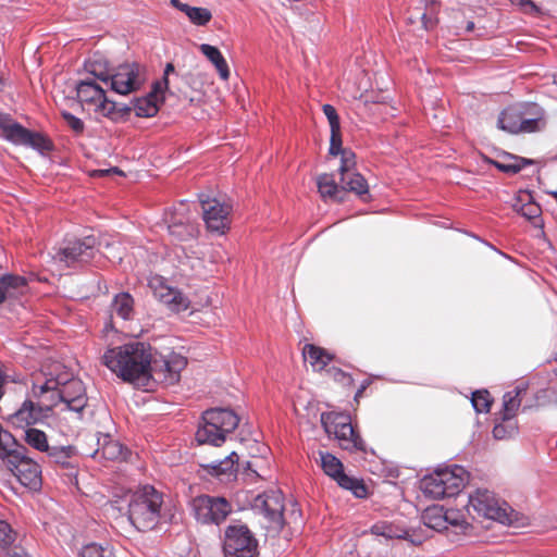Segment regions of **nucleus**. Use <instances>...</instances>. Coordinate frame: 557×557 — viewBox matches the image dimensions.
Masks as SVG:
<instances>
[{"label":"nucleus","instance_id":"6e6d98bb","mask_svg":"<svg viewBox=\"0 0 557 557\" xmlns=\"http://www.w3.org/2000/svg\"><path fill=\"white\" fill-rule=\"evenodd\" d=\"M513 5H518L525 13L539 12L537 5L532 0H509Z\"/></svg>","mask_w":557,"mask_h":557},{"label":"nucleus","instance_id":"a211bd4d","mask_svg":"<svg viewBox=\"0 0 557 557\" xmlns=\"http://www.w3.org/2000/svg\"><path fill=\"white\" fill-rule=\"evenodd\" d=\"M169 234L178 242L195 239L198 235V225L187 213V205L182 201L177 208L168 212L164 219Z\"/></svg>","mask_w":557,"mask_h":557},{"label":"nucleus","instance_id":"f8f14e48","mask_svg":"<svg viewBox=\"0 0 557 557\" xmlns=\"http://www.w3.org/2000/svg\"><path fill=\"white\" fill-rule=\"evenodd\" d=\"M223 550L225 557H255L258 540L246 524H230L224 532Z\"/></svg>","mask_w":557,"mask_h":557},{"label":"nucleus","instance_id":"49530a36","mask_svg":"<svg viewBox=\"0 0 557 557\" xmlns=\"http://www.w3.org/2000/svg\"><path fill=\"white\" fill-rule=\"evenodd\" d=\"M387 539L409 540L413 544L421 543V540L416 541L411 539L410 531L408 529L401 528L392 522H387Z\"/></svg>","mask_w":557,"mask_h":557},{"label":"nucleus","instance_id":"8fccbe9b","mask_svg":"<svg viewBox=\"0 0 557 557\" xmlns=\"http://www.w3.org/2000/svg\"><path fill=\"white\" fill-rule=\"evenodd\" d=\"M62 117L66 122L67 126L76 134H81L84 132L85 125L79 117L75 116L74 114L67 111L62 112Z\"/></svg>","mask_w":557,"mask_h":557},{"label":"nucleus","instance_id":"423d86ee","mask_svg":"<svg viewBox=\"0 0 557 557\" xmlns=\"http://www.w3.org/2000/svg\"><path fill=\"white\" fill-rule=\"evenodd\" d=\"M238 423L239 418L233 410L224 408L206 410L195 438L199 444L221 446L225 442L226 435L232 433Z\"/></svg>","mask_w":557,"mask_h":557},{"label":"nucleus","instance_id":"5fc2aeb1","mask_svg":"<svg viewBox=\"0 0 557 557\" xmlns=\"http://www.w3.org/2000/svg\"><path fill=\"white\" fill-rule=\"evenodd\" d=\"M10 382H16L7 371L4 370L3 363L0 361V400L5 394V386Z\"/></svg>","mask_w":557,"mask_h":557},{"label":"nucleus","instance_id":"2eb2a0df","mask_svg":"<svg viewBox=\"0 0 557 557\" xmlns=\"http://www.w3.org/2000/svg\"><path fill=\"white\" fill-rule=\"evenodd\" d=\"M199 201L207 228L210 232L223 235L230 228L232 206L203 195L199 197Z\"/></svg>","mask_w":557,"mask_h":557},{"label":"nucleus","instance_id":"473e14b6","mask_svg":"<svg viewBox=\"0 0 557 557\" xmlns=\"http://www.w3.org/2000/svg\"><path fill=\"white\" fill-rule=\"evenodd\" d=\"M23 146L32 148L42 156L54 149V145L48 136L39 132H33L30 129H28Z\"/></svg>","mask_w":557,"mask_h":557},{"label":"nucleus","instance_id":"0eeeda50","mask_svg":"<svg viewBox=\"0 0 557 557\" xmlns=\"http://www.w3.org/2000/svg\"><path fill=\"white\" fill-rule=\"evenodd\" d=\"M468 479L467 470L461 466L454 465L425 475L421 480L420 488L426 497L449 498L459 495Z\"/></svg>","mask_w":557,"mask_h":557},{"label":"nucleus","instance_id":"f03ea898","mask_svg":"<svg viewBox=\"0 0 557 557\" xmlns=\"http://www.w3.org/2000/svg\"><path fill=\"white\" fill-rule=\"evenodd\" d=\"M0 458L24 486L37 488L41 485V470L37 462L26 456V447L14 436L0 430Z\"/></svg>","mask_w":557,"mask_h":557},{"label":"nucleus","instance_id":"5701e85b","mask_svg":"<svg viewBox=\"0 0 557 557\" xmlns=\"http://www.w3.org/2000/svg\"><path fill=\"white\" fill-rule=\"evenodd\" d=\"M237 459L236 453L232 451L222 460L212 461L207 465H202L203 470L213 476H216L220 481L230 482L236 479L235 460Z\"/></svg>","mask_w":557,"mask_h":557},{"label":"nucleus","instance_id":"a878e982","mask_svg":"<svg viewBox=\"0 0 557 557\" xmlns=\"http://www.w3.org/2000/svg\"><path fill=\"white\" fill-rule=\"evenodd\" d=\"M486 161L506 174H517L525 165L534 163L532 159L518 157L508 152L503 153V160L486 159Z\"/></svg>","mask_w":557,"mask_h":557},{"label":"nucleus","instance_id":"3c124183","mask_svg":"<svg viewBox=\"0 0 557 557\" xmlns=\"http://www.w3.org/2000/svg\"><path fill=\"white\" fill-rule=\"evenodd\" d=\"M344 148L342 147V135L341 129L338 132L331 131V140H330V154L338 156L343 152Z\"/></svg>","mask_w":557,"mask_h":557},{"label":"nucleus","instance_id":"052dcab7","mask_svg":"<svg viewBox=\"0 0 557 557\" xmlns=\"http://www.w3.org/2000/svg\"><path fill=\"white\" fill-rule=\"evenodd\" d=\"M174 71H175L174 65L172 63H166V65L164 67L163 77H162V79L159 81V82L166 81V89L169 88V75L171 73H174Z\"/></svg>","mask_w":557,"mask_h":557},{"label":"nucleus","instance_id":"6ab92c4d","mask_svg":"<svg viewBox=\"0 0 557 557\" xmlns=\"http://www.w3.org/2000/svg\"><path fill=\"white\" fill-rule=\"evenodd\" d=\"M166 81L153 82L151 90L143 97L134 98L131 102V111L134 110L138 117H152L157 115L160 106L164 102Z\"/></svg>","mask_w":557,"mask_h":557},{"label":"nucleus","instance_id":"39448f33","mask_svg":"<svg viewBox=\"0 0 557 557\" xmlns=\"http://www.w3.org/2000/svg\"><path fill=\"white\" fill-rule=\"evenodd\" d=\"M163 497L153 486L136 492L128 504V519L138 531L152 530L159 522Z\"/></svg>","mask_w":557,"mask_h":557},{"label":"nucleus","instance_id":"f257e3e1","mask_svg":"<svg viewBox=\"0 0 557 557\" xmlns=\"http://www.w3.org/2000/svg\"><path fill=\"white\" fill-rule=\"evenodd\" d=\"M102 359L124 382L144 388H148L151 381L168 384L177 382L181 371L187 366V359L180 354L153 356L151 346L143 342H131L108 349Z\"/></svg>","mask_w":557,"mask_h":557},{"label":"nucleus","instance_id":"79ce46f5","mask_svg":"<svg viewBox=\"0 0 557 557\" xmlns=\"http://www.w3.org/2000/svg\"><path fill=\"white\" fill-rule=\"evenodd\" d=\"M517 107L522 120L546 115L545 110L534 102H518Z\"/></svg>","mask_w":557,"mask_h":557},{"label":"nucleus","instance_id":"13d9d810","mask_svg":"<svg viewBox=\"0 0 557 557\" xmlns=\"http://www.w3.org/2000/svg\"><path fill=\"white\" fill-rule=\"evenodd\" d=\"M170 2L175 9L180 10L181 12L185 13L186 15H187V12H189V9L194 8L187 3L181 2L180 0H171Z\"/></svg>","mask_w":557,"mask_h":557},{"label":"nucleus","instance_id":"7ed1b4c3","mask_svg":"<svg viewBox=\"0 0 557 557\" xmlns=\"http://www.w3.org/2000/svg\"><path fill=\"white\" fill-rule=\"evenodd\" d=\"M45 376L42 386L39 388L36 386L35 395L40 396L49 389L59 388V398H62V404L65 406L63 410L81 414L88 401L83 382L74 379L73 374L65 371L61 363H54L53 369L45 373Z\"/></svg>","mask_w":557,"mask_h":557},{"label":"nucleus","instance_id":"4468645a","mask_svg":"<svg viewBox=\"0 0 557 557\" xmlns=\"http://www.w3.org/2000/svg\"><path fill=\"white\" fill-rule=\"evenodd\" d=\"M252 510L263 516L274 529L284 525V495L278 490L265 491L257 495L251 504Z\"/></svg>","mask_w":557,"mask_h":557},{"label":"nucleus","instance_id":"e2e57ef3","mask_svg":"<svg viewBox=\"0 0 557 557\" xmlns=\"http://www.w3.org/2000/svg\"><path fill=\"white\" fill-rule=\"evenodd\" d=\"M369 384H370V382L368 380H364L361 383L360 387L357 389V392L355 394V400H358V398L362 396L363 392L369 386Z\"/></svg>","mask_w":557,"mask_h":557},{"label":"nucleus","instance_id":"393cba45","mask_svg":"<svg viewBox=\"0 0 557 557\" xmlns=\"http://www.w3.org/2000/svg\"><path fill=\"white\" fill-rule=\"evenodd\" d=\"M522 117L519 114L517 103L505 108L498 115L497 127L509 134L521 133Z\"/></svg>","mask_w":557,"mask_h":557},{"label":"nucleus","instance_id":"dca6fc26","mask_svg":"<svg viewBox=\"0 0 557 557\" xmlns=\"http://www.w3.org/2000/svg\"><path fill=\"white\" fill-rule=\"evenodd\" d=\"M148 287L156 299L164 304L171 311L181 312L189 308L190 301L180 289L170 286L166 280L158 274L148 278Z\"/></svg>","mask_w":557,"mask_h":557},{"label":"nucleus","instance_id":"6e6552de","mask_svg":"<svg viewBox=\"0 0 557 557\" xmlns=\"http://www.w3.org/2000/svg\"><path fill=\"white\" fill-rule=\"evenodd\" d=\"M323 430L334 436L343 449L366 453V443L351 425L350 416L343 412H322L320 418Z\"/></svg>","mask_w":557,"mask_h":557},{"label":"nucleus","instance_id":"9d476101","mask_svg":"<svg viewBox=\"0 0 557 557\" xmlns=\"http://www.w3.org/2000/svg\"><path fill=\"white\" fill-rule=\"evenodd\" d=\"M97 246L98 239L94 235L65 239L53 255V259L66 268H82L94 259Z\"/></svg>","mask_w":557,"mask_h":557},{"label":"nucleus","instance_id":"b1692460","mask_svg":"<svg viewBox=\"0 0 557 557\" xmlns=\"http://www.w3.org/2000/svg\"><path fill=\"white\" fill-rule=\"evenodd\" d=\"M342 193L351 191L361 200L367 201L369 198V185L366 178L357 172L343 173L341 175Z\"/></svg>","mask_w":557,"mask_h":557},{"label":"nucleus","instance_id":"2f4dec72","mask_svg":"<svg viewBox=\"0 0 557 557\" xmlns=\"http://www.w3.org/2000/svg\"><path fill=\"white\" fill-rule=\"evenodd\" d=\"M49 459L63 468H74L71 459L76 455V448L72 445L67 446H49L46 450Z\"/></svg>","mask_w":557,"mask_h":557},{"label":"nucleus","instance_id":"bf43d9fd","mask_svg":"<svg viewBox=\"0 0 557 557\" xmlns=\"http://www.w3.org/2000/svg\"><path fill=\"white\" fill-rule=\"evenodd\" d=\"M493 436L496 438V440H503L506 437V430L504 428V425L502 424H496L493 429Z\"/></svg>","mask_w":557,"mask_h":557},{"label":"nucleus","instance_id":"c85d7f7f","mask_svg":"<svg viewBox=\"0 0 557 557\" xmlns=\"http://www.w3.org/2000/svg\"><path fill=\"white\" fill-rule=\"evenodd\" d=\"M111 312L125 321L131 320L134 314V298L132 295L126 292L115 295L111 305Z\"/></svg>","mask_w":557,"mask_h":557},{"label":"nucleus","instance_id":"4be33fe9","mask_svg":"<svg viewBox=\"0 0 557 557\" xmlns=\"http://www.w3.org/2000/svg\"><path fill=\"white\" fill-rule=\"evenodd\" d=\"M1 137L15 145L23 146L28 128L16 122L9 113H0Z\"/></svg>","mask_w":557,"mask_h":557},{"label":"nucleus","instance_id":"9b49d317","mask_svg":"<svg viewBox=\"0 0 557 557\" xmlns=\"http://www.w3.org/2000/svg\"><path fill=\"white\" fill-rule=\"evenodd\" d=\"M190 511L201 524H221L233 511V506L223 496L202 494L191 498Z\"/></svg>","mask_w":557,"mask_h":557},{"label":"nucleus","instance_id":"603ef678","mask_svg":"<svg viewBox=\"0 0 557 557\" xmlns=\"http://www.w3.org/2000/svg\"><path fill=\"white\" fill-rule=\"evenodd\" d=\"M445 517L447 518V527L453 525V527L465 528L468 525V523L466 522L463 517L457 510H454V509L446 510Z\"/></svg>","mask_w":557,"mask_h":557},{"label":"nucleus","instance_id":"20e7f679","mask_svg":"<svg viewBox=\"0 0 557 557\" xmlns=\"http://www.w3.org/2000/svg\"><path fill=\"white\" fill-rule=\"evenodd\" d=\"M76 96L82 106L92 108L94 111L113 122L127 120L131 107L117 104L106 96L104 89L95 79L86 78L76 84Z\"/></svg>","mask_w":557,"mask_h":557},{"label":"nucleus","instance_id":"7c9ffc66","mask_svg":"<svg viewBox=\"0 0 557 557\" xmlns=\"http://www.w3.org/2000/svg\"><path fill=\"white\" fill-rule=\"evenodd\" d=\"M200 51L208 60L214 64L222 79H227L230 77L227 62L216 47L209 44H202L200 46Z\"/></svg>","mask_w":557,"mask_h":557},{"label":"nucleus","instance_id":"bb28decb","mask_svg":"<svg viewBox=\"0 0 557 557\" xmlns=\"http://www.w3.org/2000/svg\"><path fill=\"white\" fill-rule=\"evenodd\" d=\"M98 448L91 455L94 458L116 460L123 456V446L110 435L104 434L97 438Z\"/></svg>","mask_w":557,"mask_h":557},{"label":"nucleus","instance_id":"69168bd1","mask_svg":"<svg viewBox=\"0 0 557 557\" xmlns=\"http://www.w3.org/2000/svg\"><path fill=\"white\" fill-rule=\"evenodd\" d=\"M474 28V23L473 22H469L468 25H467V30H472Z\"/></svg>","mask_w":557,"mask_h":557},{"label":"nucleus","instance_id":"0e129e2a","mask_svg":"<svg viewBox=\"0 0 557 557\" xmlns=\"http://www.w3.org/2000/svg\"><path fill=\"white\" fill-rule=\"evenodd\" d=\"M421 20H422V23H423L424 28H426V29H428V28L432 27V25H433L432 18H431V17H429V16L426 15V13H423V14L421 15Z\"/></svg>","mask_w":557,"mask_h":557},{"label":"nucleus","instance_id":"c9c22d12","mask_svg":"<svg viewBox=\"0 0 557 557\" xmlns=\"http://www.w3.org/2000/svg\"><path fill=\"white\" fill-rule=\"evenodd\" d=\"M24 440L30 447L39 451L46 453V450L49 448L47 435L41 430L35 428L25 429Z\"/></svg>","mask_w":557,"mask_h":557},{"label":"nucleus","instance_id":"a19ab883","mask_svg":"<svg viewBox=\"0 0 557 557\" xmlns=\"http://www.w3.org/2000/svg\"><path fill=\"white\" fill-rule=\"evenodd\" d=\"M187 17L193 24L205 26L211 21L212 14L211 11L206 8L194 7L187 12Z\"/></svg>","mask_w":557,"mask_h":557},{"label":"nucleus","instance_id":"ddd939ff","mask_svg":"<svg viewBox=\"0 0 557 557\" xmlns=\"http://www.w3.org/2000/svg\"><path fill=\"white\" fill-rule=\"evenodd\" d=\"M146 79L145 65L138 62H127L110 71L108 84L114 92L128 95L140 89Z\"/></svg>","mask_w":557,"mask_h":557},{"label":"nucleus","instance_id":"f704fd0d","mask_svg":"<svg viewBox=\"0 0 557 557\" xmlns=\"http://www.w3.org/2000/svg\"><path fill=\"white\" fill-rule=\"evenodd\" d=\"M425 527L435 531L447 530V518L442 508L428 509L423 515Z\"/></svg>","mask_w":557,"mask_h":557},{"label":"nucleus","instance_id":"4d7b16f0","mask_svg":"<svg viewBox=\"0 0 557 557\" xmlns=\"http://www.w3.org/2000/svg\"><path fill=\"white\" fill-rule=\"evenodd\" d=\"M371 532L374 535L384 536L387 539V522H377L372 525Z\"/></svg>","mask_w":557,"mask_h":557},{"label":"nucleus","instance_id":"de8ad7c7","mask_svg":"<svg viewBox=\"0 0 557 557\" xmlns=\"http://www.w3.org/2000/svg\"><path fill=\"white\" fill-rule=\"evenodd\" d=\"M322 110L329 120L331 131L338 132L341 129V123L336 109L332 104H324Z\"/></svg>","mask_w":557,"mask_h":557},{"label":"nucleus","instance_id":"72a5a7b5","mask_svg":"<svg viewBox=\"0 0 557 557\" xmlns=\"http://www.w3.org/2000/svg\"><path fill=\"white\" fill-rule=\"evenodd\" d=\"M525 391H527V385L523 384V385L517 386L513 391L507 392L504 395V413H503L504 420H509L516 414V411L518 410V408L521 404L520 395H521V393H523Z\"/></svg>","mask_w":557,"mask_h":557},{"label":"nucleus","instance_id":"37998d69","mask_svg":"<svg viewBox=\"0 0 557 557\" xmlns=\"http://www.w3.org/2000/svg\"><path fill=\"white\" fill-rule=\"evenodd\" d=\"M16 533L12 527L0 516V547L8 548L15 541Z\"/></svg>","mask_w":557,"mask_h":557},{"label":"nucleus","instance_id":"ea45409f","mask_svg":"<svg viewBox=\"0 0 557 557\" xmlns=\"http://www.w3.org/2000/svg\"><path fill=\"white\" fill-rule=\"evenodd\" d=\"M471 404L478 413L488 412L492 405L490 393L486 389L473 392Z\"/></svg>","mask_w":557,"mask_h":557},{"label":"nucleus","instance_id":"680f3d73","mask_svg":"<svg viewBox=\"0 0 557 557\" xmlns=\"http://www.w3.org/2000/svg\"><path fill=\"white\" fill-rule=\"evenodd\" d=\"M8 557H29L27 553L21 547H14L9 552Z\"/></svg>","mask_w":557,"mask_h":557},{"label":"nucleus","instance_id":"c756f323","mask_svg":"<svg viewBox=\"0 0 557 557\" xmlns=\"http://www.w3.org/2000/svg\"><path fill=\"white\" fill-rule=\"evenodd\" d=\"M318 190L323 199H333L337 201H343V197L339 195L342 193V186L339 187L332 174H321L317 178Z\"/></svg>","mask_w":557,"mask_h":557},{"label":"nucleus","instance_id":"f3484780","mask_svg":"<svg viewBox=\"0 0 557 557\" xmlns=\"http://www.w3.org/2000/svg\"><path fill=\"white\" fill-rule=\"evenodd\" d=\"M320 458L325 474L333 478L341 487L350 491L358 498L367 497L368 491L363 482L345 474L339 459L323 451H320Z\"/></svg>","mask_w":557,"mask_h":557},{"label":"nucleus","instance_id":"09e8293b","mask_svg":"<svg viewBox=\"0 0 557 557\" xmlns=\"http://www.w3.org/2000/svg\"><path fill=\"white\" fill-rule=\"evenodd\" d=\"M341 156L339 173L342 175L343 173L352 171V168L355 166V153L349 149H344Z\"/></svg>","mask_w":557,"mask_h":557},{"label":"nucleus","instance_id":"338daca9","mask_svg":"<svg viewBox=\"0 0 557 557\" xmlns=\"http://www.w3.org/2000/svg\"><path fill=\"white\" fill-rule=\"evenodd\" d=\"M251 471H252V473H253L256 476H258L257 471H255V470H251Z\"/></svg>","mask_w":557,"mask_h":557},{"label":"nucleus","instance_id":"aec40b11","mask_svg":"<svg viewBox=\"0 0 557 557\" xmlns=\"http://www.w3.org/2000/svg\"><path fill=\"white\" fill-rule=\"evenodd\" d=\"M49 417V407L36 404L32 399L23 401L22 406L10 417V422L20 429H27Z\"/></svg>","mask_w":557,"mask_h":557},{"label":"nucleus","instance_id":"1a4fd4ad","mask_svg":"<svg viewBox=\"0 0 557 557\" xmlns=\"http://www.w3.org/2000/svg\"><path fill=\"white\" fill-rule=\"evenodd\" d=\"M466 508L473 519L485 518L503 524H510L512 522L511 509L507 503H500L494 493L485 488H478L469 494Z\"/></svg>","mask_w":557,"mask_h":557},{"label":"nucleus","instance_id":"864d4df0","mask_svg":"<svg viewBox=\"0 0 557 557\" xmlns=\"http://www.w3.org/2000/svg\"><path fill=\"white\" fill-rule=\"evenodd\" d=\"M331 372L335 381L348 386L354 384V379L351 375L342 369L333 368L331 369Z\"/></svg>","mask_w":557,"mask_h":557},{"label":"nucleus","instance_id":"4c0bfd02","mask_svg":"<svg viewBox=\"0 0 557 557\" xmlns=\"http://www.w3.org/2000/svg\"><path fill=\"white\" fill-rule=\"evenodd\" d=\"M38 386H42V383L34 382L32 387V397L35 399H38V403H40L41 406H48L49 407V414L52 411V408L58 406L59 404H62V398H59V388L55 389H49L45 392L40 396L35 395V388Z\"/></svg>","mask_w":557,"mask_h":557},{"label":"nucleus","instance_id":"c03bdc74","mask_svg":"<svg viewBox=\"0 0 557 557\" xmlns=\"http://www.w3.org/2000/svg\"><path fill=\"white\" fill-rule=\"evenodd\" d=\"M547 124L546 115L522 120L521 133H534L545 128Z\"/></svg>","mask_w":557,"mask_h":557},{"label":"nucleus","instance_id":"e433bc0d","mask_svg":"<svg viewBox=\"0 0 557 557\" xmlns=\"http://www.w3.org/2000/svg\"><path fill=\"white\" fill-rule=\"evenodd\" d=\"M81 557H116L109 543H89L82 548Z\"/></svg>","mask_w":557,"mask_h":557},{"label":"nucleus","instance_id":"a18cd8bd","mask_svg":"<svg viewBox=\"0 0 557 557\" xmlns=\"http://www.w3.org/2000/svg\"><path fill=\"white\" fill-rule=\"evenodd\" d=\"M522 216L525 219L533 221V224L535 226L539 225L540 222V215H541V207L532 201H529L527 203H523L519 210H518Z\"/></svg>","mask_w":557,"mask_h":557},{"label":"nucleus","instance_id":"cd10ccee","mask_svg":"<svg viewBox=\"0 0 557 557\" xmlns=\"http://www.w3.org/2000/svg\"><path fill=\"white\" fill-rule=\"evenodd\" d=\"M302 356L317 371L323 370L333 359V356L325 349L312 344H306L304 346Z\"/></svg>","mask_w":557,"mask_h":557},{"label":"nucleus","instance_id":"58836bf2","mask_svg":"<svg viewBox=\"0 0 557 557\" xmlns=\"http://www.w3.org/2000/svg\"><path fill=\"white\" fill-rule=\"evenodd\" d=\"M85 70L87 73L91 74L95 78L108 84V77L110 71L106 65L101 63L100 58L96 55L90 58L85 62Z\"/></svg>","mask_w":557,"mask_h":557},{"label":"nucleus","instance_id":"412c9836","mask_svg":"<svg viewBox=\"0 0 557 557\" xmlns=\"http://www.w3.org/2000/svg\"><path fill=\"white\" fill-rule=\"evenodd\" d=\"M27 292V280L16 274L0 275V305L15 300Z\"/></svg>","mask_w":557,"mask_h":557}]
</instances>
